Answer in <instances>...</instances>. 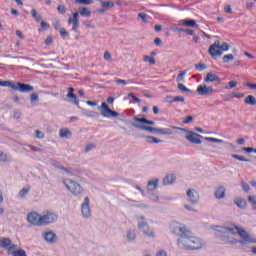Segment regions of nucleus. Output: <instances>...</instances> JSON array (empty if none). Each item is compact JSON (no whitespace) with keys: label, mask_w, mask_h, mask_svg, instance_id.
<instances>
[{"label":"nucleus","mask_w":256,"mask_h":256,"mask_svg":"<svg viewBox=\"0 0 256 256\" xmlns=\"http://www.w3.org/2000/svg\"><path fill=\"white\" fill-rule=\"evenodd\" d=\"M240 235L242 241H240L241 245H247V243H253V239H251V236L247 233V231L243 230L242 228H239L235 225L230 227H222L220 230L216 232L217 237H222L223 241L226 243H230L231 245H234V243H237V239L232 238L231 235Z\"/></svg>","instance_id":"nucleus-1"},{"label":"nucleus","mask_w":256,"mask_h":256,"mask_svg":"<svg viewBox=\"0 0 256 256\" xmlns=\"http://www.w3.org/2000/svg\"><path fill=\"white\" fill-rule=\"evenodd\" d=\"M178 246L180 249H201L203 247V242L201 239L191 235V232L188 231L185 235L178 239Z\"/></svg>","instance_id":"nucleus-2"},{"label":"nucleus","mask_w":256,"mask_h":256,"mask_svg":"<svg viewBox=\"0 0 256 256\" xmlns=\"http://www.w3.org/2000/svg\"><path fill=\"white\" fill-rule=\"evenodd\" d=\"M63 183L72 195H81V193H83V187H81V184L73 181L72 179H65L63 180Z\"/></svg>","instance_id":"nucleus-3"},{"label":"nucleus","mask_w":256,"mask_h":256,"mask_svg":"<svg viewBox=\"0 0 256 256\" xmlns=\"http://www.w3.org/2000/svg\"><path fill=\"white\" fill-rule=\"evenodd\" d=\"M55 221H57V216L55 213L44 211L40 216V227L43 225H50V223H55Z\"/></svg>","instance_id":"nucleus-4"},{"label":"nucleus","mask_w":256,"mask_h":256,"mask_svg":"<svg viewBox=\"0 0 256 256\" xmlns=\"http://www.w3.org/2000/svg\"><path fill=\"white\" fill-rule=\"evenodd\" d=\"M138 229L144 233L146 237H155V233L153 230L149 229V224L145 222V217H140V221L138 222Z\"/></svg>","instance_id":"nucleus-5"},{"label":"nucleus","mask_w":256,"mask_h":256,"mask_svg":"<svg viewBox=\"0 0 256 256\" xmlns=\"http://www.w3.org/2000/svg\"><path fill=\"white\" fill-rule=\"evenodd\" d=\"M102 117L111 118L119 117V114L109 108L107 103L103 102L101 106L98 107Z\"/></svg>","instance_id":"nucleus-6"},{"label":"nucleus","mask_w":256,"mask_h":256,"mask_svg":"<svg viewBox=\"0 0 256 256\" xmlns=\"http://www.w3.org/2000/svg\"><path fill=\"white\" fill-rule=\"evenodd\" d=\"M172 233L174 235H179V237H183V235H187L189 230L185 228V225L180 224L179 222H174L171 224Z\"/></svg>","instance_id":"nucleus-7"},{"label":"nucleus","mask_w":256,"mask_h":256,"mask_svg":"<svg viewBox=\"0 0 256 256\" xmlns=\"http://www.w3.org/2000/svg\"><path fill=\"white\" fill-rule=\"evenodd\" d=\"M12 89L14 91H20V93H31V91L34 90L33 86L20 82H14V85H12Z\"/></svg>","instance_id":"nucleus-8"},{"label":"nucleus","mask_w":256,"mask_h":256,"mask_svg":"<svg viewBox=\"0 0 256 256\" xmlns=\"http://www.w3.org/2000/svg\"><path fill=\"white\" fill-rule=\"evenodd\" d=\"M208 52L213 59H215V57H221L223 55V51H221L219 48V40H216L214 44L209 47Z\"/></svg>","instance_id":"nucleus-9"},{"label":"nucleus","mask_w":256,"mask_h":256,"mask_svg":"<svg viewBox=\"0 0 256 256\" xmlns=\"http://www.w3.org/2000/svg\"><path fill=\"white\" fill-rule=\"evenodd\" d=\"M27 221L31 225H36L37 227H41V215L37 212H31L27 216Z\"/></svg>","instance_id":"nucleus-10"},{"label":"nucleus","mask_w":256,"mask_h":256,"mask_svg":"<svg viewBox=\"0 0 256 256\" xmlns=\"http://www.w3.org/2000/svg\"><path fill=\"white\" fill-rule=\"evenodd\" d=\"M197 93L198 95L207 96L213 94V87L207 86L205 84L199 85L197 87Z\"/></svg>","instance_id":"nucleus-11"},{"label":"nucleus","mask_w":256,"mask_h":256,"mask_svg":"<svg viewBox=\"0 0 256 256\" xmlns=\"http://www.w3.org/2000/svg\"><path fill=\"white\" fill-rule=\"evenodd\" d=\"M89 197H86L84 199V202L81 205V211H82V215L83 217L89 218L91 217V208H89Z\"/></svg>","instance_id":"nucleus-12"},{"label":"nucleus","mask_w":256,"mask_h":256,"mask_svg":"<svg viewBox=\"0 0 256 256\" xmlns=\"http://www.w3.org/2000/svg\"><path fill=\"white\" fill-rule=\"evenodd\" d=\"M69 25L72 24V31H75L77 33L79 29V12H75L73 14V17L68 19Z\"/></svg>","instance_id":"nucleus-13"},{"label":"nucleus","mask_w":256,"mask_h":256,"mask_svg":"<svg viewBox=\"0 0 256 256\" xmlns=\"http://www.w3.org/2000/svg\"><path fill=\"white\" fill-rule=\"evenodd\" d=\"M186 139L190 143H194V145H201V139H203V136H201L195 132H192L189 135H186Z\"/></svg>","instance_id":"nucleus-14"},{"label":"nucleus","mask_w":256,"mask_h":256,"mask_svg":"<svg viewBox=\"0 0 256 256\" xmlns=\"http://www.w3.org/2000/svg\"><path fill=\"white\" fill-rule=\"evenodd\" d=\"M16 244H13L11 239L6 238V237H0V249H6L8 250V255H9V250L11 249L12 246Z\"/></svg>","instance_id":"nucleus-15"},{"label":"nucleus","mask_w":256,"mask_h":256,"mask_svg":"<svg viewBox=\"0 0 256 256\" xmlns=\"http://www.w3.org/2000/svg\"><path fill=\"white\" fill-rule=\"evenodd\" d=\"M187 196L189 198V202L195 205V203H199V193L195 191V189H189L187 191Z\"/></svg>","instance_id":"nucleus-16"},{"label":"nucleus","mask_w":256,"mask_h":256,"mask_svg":"<svg viewBox=\"0 0 256 256\" xmlns=\"http://www.w3.org/2000/svg\"><path fill=\"white\" fill-rule=\"evenodd\" d=\"M221 83V78L217 76V74L213 72H208L206 77L204 78V83Z\"/></svg>","instance_id":"nucleus-17"},{"label":"nucleus","mask_w":256,"mask_h":256,"mask_svg":"<svg viewBox=\"0 0 256 256\" xmlns=\"http://www.w3.org/2000/svg\"><path fill=\"white\" fill-rule=\"evenodd\" d=\"M171 129H179L175 126H171L170 128H155L154 133H159L160 135H173V131Z\"/></svg>","instance_id":"nucleus-18"},{"label":"nucleus","mask_w":256,"mask_h":256,"mask_svg":"<svg viewBox=\"0 0 256 256\" xmlns=\"http://www.w3.org/2000/svg\"><path fill=\"white\" fill-rule=\"evenodd\" d=\"M15 249H17V245L12 246L9 249V255H13V256H27V252H25V250H18L16 251Z\"/></svg>","instance_id":"nucleus-19"},{"label":"nucleus","mask_w":256,"mask_h":256,"mask_svg":"<svg viewBox=\"0 0 256 256\" xmlns=\"http://www.w3.org/2000/svg\"><path fill=\"white\" fill-rule=\"evenodd\" d=\"M44 239L48 243H56L57 242V235L53 232H47L44 234Z\"/></svg>","instance_id":"nucleus-20"},{"label":"nucleus","mask_w":256,"mask_h":256,"mask_svg":"<svg viewBox=\"0 0 256 256\" xmlns=\"http://www.w3.org/2000/svg\"><path fill=\"white\" fill-rule=\"evenodd\" d=\"M132 127H135V129H140V131H149L150 133H155L156 131L154 127L141 124H132Z\"/></svg>","instance_id":"nucleus-21"},{"label":"nucleus","mask_w":256,"mask_h":256,"mask_svg":"<svg viewBox=\"0 0 256 256\" xmlns=\"http://www.w3.org/2000/svg\"><path fill=\"white\" fill-rule=\"evenodd\" d=\"M134 121H136V123H141V125H155V121L147 120L146 118L134 117Z\"/></svg>","instance_id":"nucleus-22"},{"label":"nucleus","mask_w":256,"mask_h":256,"mask_svg":"<svg viewBox=\"0 0 256 256\" xmlns=\"http://www.w3.org/2000/svg\"><path fill=\"white\" fill-rule=\"evenodd\" d=\"M215 197H216V199H225V187L220 186V187L215 191Z\"/></svg>","instance_id":"nucleus-23"},{"label":"nucleus","mask_w":256,"mask_h":256,"mask_svg":"<svg viewBox=\"0 0 256 256\" xmlns=\"http://www.w3.org/2000/svg\"><path fill=\"white\" fill-rule=\"evenodd\" d=\"M159 187V180L155 179L148 182V191H155Z\"/></svg>","instance_id":"nucleus-24"},{"label":"nucleus","mask_w":256,"mask_h":256,"mask_svg":"<svg viewBox=\"0 0 256 256\" xmlns=\"http://www.w3.org/2000/svg\"><path fill=\"white\" fill-rule=\"evenodd\" d=\"M173 183H175V175H173V174L167 175L163 179V185H171Z\"/></svg>","instance_id":"nucleus-25"},{"label":"nucleus","mask_w":256,"mask_h":256,"mask_svg":"<svg viewBox=\"0 0 256 256\" xmlns=\"http://www.w3.org/2000/svg\"><path fill=\"white\" fill-rule=\"evenodd\" d=\"M101 6L107 11V9H111L115 7V3L113 1H100Z\"/></svg>","instance_id":"nucleus-26"},{"label":"nucleus","mask_w":256,"mask_h":256,"mask_svg":"<svg viewBox=\"0 0 256 256\" xmlns=\"http://www.w3.org/2000/svg\"><path fill=\"white\" fill-rule=\"evenodd\" d=\"M244 103H246V105L255 106V105H256L255 96H253V95H248V96L245 98Z\"/></svg>","instance_id":"nucleus-27"},{"label":"nucleus","mask_w":256,"mask_h":256,"mask_svg":"<svg viewBox=\"0 0 256 256\" xmlns=\"http://www.w3.org/2000/svg\"><path fill=\"white\" fill-rule=\"evenodd\" d=\"M67 97H68V99H73L74 105H76L78 107V109H81V106H79V100H77V95H75V93L69 92L67 94Z\"/></svg>","instance_id":"nucleus-28"},{"label":"nucleus","mask_w":256,"mask_h":256,"mask_svg":"<svg viewBox=\"0 0 256 256\" xmlns=\"http://www.w3.org/2000/svg\"><path fill=\"white\" fill-rule=\"evenodd\" d=\"M180 23L186 27H195L197 25L195 20H181Z\"/></svg>","instance_id":"nucleus-29"},{"label":"nucleus","mask_w":256,"mask_h":256,"mask_svg":"<svg viewBox=\"0 0 256 256\" xmlns=\"http://www.w3.org/2000/svg\"><path fill=\"white\" fill-rule=\"evenodd\" d=\"M79 13L84 17H91V11H89V9H87L86 7H80Z\"/></svg>","instance_id":"nucleus-30"},{"label":"nucleus","mask_w":256,"mask_h":256,"mask_svg":"<svg viewBox=\"0 0 256 256\" xmlns=\"http://www.w3.org/2000/svg\"><path fill=\"white\" fill-rule=\"evenodd\" d=\"M235 204L237 205V207H239L240 209H245V205H247V203L245 202L244 199L238 198L235 201Z\"/></svg>","instance_id":"nucleus-31"},{"label":"nucleus","mask_w":256,"mask_h":256,"mask_svg":"<svg viewBox=\"0 0 256 256\" xmlns=\"http://www.w3.org/2000/svg\"><path fill=\"white\" fill-rule=\"evenodd\" d=\"M31 15L33 17V19H35V21H37V23H39V21H41L42 17L40 14L37 13V10L32 9L31 10Z\"/></svg>","instance_id":"nucleus-32"},{"label":"nucleus","mask_w":256,"mask_h":256,"mask_svg":"<svg viewBox=\"0 0 256 256\" xmlns=\"http://www.w3.org/2000/svg\"><path fill=\"white\" fill-rule=\"evenodd\" d=\"M29 191H31V187H28V188H23L19 194H18V197L20 199H23V197H25V195H27L29 193Z\"/></svg>","instance_id":"nucleus-33"},{"label":"nucleus","mask_w":256,"mask_h":256,"mask_svg":"<svg viewBox=\"0 0 256 256\" xmlns=\"http://www.w3.org/2000/svg\"><path fill=\"white\" fill-rule=\"evenodd\" d=\"M143 61H145V63H149L150 65H155V58H153L151 56L145 55L143 57Z\"/></svg>","instance_id":"nucleus-34"},{"label":"nucleus","mask_w":256,"mask_h":256,"mask_svg":"<svg viewBox=\"0 0 256 256\" xmlns=\"http://www.w3.org/2000/svg\"><path fill=\"white\" fill-rule=\"evenodd\" d=\"M176 31H178V33H187L188 35H193L195 33L194 30L183 28H176Z\"/></svg>","instance_id":"nucleus-35"},{"label":"nucleus","mask_w":256,"mask_h":256,"mask_svg":"<svg viewBox=\"0 0 256 256\" xmlns=\"http://www.w3.org/2000/svg\"><path fill=\"white\" fill-rule=\"evenodd\" d=\"M78 5H93V0H75Z\"/></svg>","instance_id":"nucleus-36"},{"label":"nucleus","mask_w":256,"mask_h":256,"mask_svg":"<svg viewBox=\"0 0 256 256\" xmlns=\"http://www.w3.org/2000/svg\"><path fill=\"white\" fill-rule=\"evenodd\" d=\"M146 141H147V143H162L161 140H159L153 136H147Z\"/></svg>","instance_id":"nucleus-37"},{"label":"nucleus","mask_w":256,"mask_h":256,"mask_svg":"<svg viewBox=\"0 0 256 256\" xmlns=\"http://www.w3.org/2000/svg\"><path fill=\"white\" fill-rule=\"evenodd\" d=\"M60 137H71V131L69 129H61Z\"/></svg>","instance_id":"nucleus-38"},{"label":"nucleus","mask_w":256,"mask_h":256,"mask_svg":"<svg viewBox=\"0 0 256 256\" xmlns=\"http://www.w3.org/2000/svg\"><path fill=\"white\" fill-rule=\"evenodd\" d=\"M13 85H15L13 81H2L0 87H11L13 89Z\"/></svg>","instance_id":"nucleus-39"},{"label":"nucleus","mask_w":256,"mask_h":256,"mask_svg":"<svg viewBox=\"0 0 256 256\" xmlns=\"http://www.w3.org/2000/svg\"><path fill=\"white\" fill-rule=\"evenodd\" d=\"M231 157H232V159H237L238 161L249 162V159L245 158V156H239L237 154H232Z\"/></svg>","instance_id":"nucleus-40"},{"label":"nucleus","mask_w":256,"mask_h":256,"mask_svg":"<svg viewBox=\"0 0 256 256\" xmlns=\"http://www.w3.org/2000/svg\"><path fill=\"white\" fill-rule=\"evenodd\" d=\"M219 49H220V51H229V44H227V43H222L221 44V41H219Z\"/></svg>","instance_id":"nucleus-41"},{"label":"nucleus","mask_w":256,"mask_h":256,"mask_svg":"<svg viewBox=\"0 0 256 256\" xmlns=\"http://www.w3.org/2000/svg\"><path fill=\"white\" fill-rule=\"evenodd\" d=\"M235 59V56L233 54H227L223 56L224 63H229V61H233Z\"/></svg>","instance_id":"nucleus-42"},{"label":"nucleus","mask_w":256,"mask_h":256,"mask_svg":"<svg viewBox=\"0 0 256 256\" xmlns=\"http://www.w3.org/2000/svg\"><path fill=\"white\" fill-rule=\"evenodd\" d=\"M248 201L251 203L252 208L256 211V196H249Z\"/></svg>","instance_id":"nucleus-43"},{"label":"nucleus","mask_w":256,"mask_h":256,"mask_svg":"<svg viewBox=\"0 0 256 256\" xmlns=\"http://www.w3.org/2000/svg\"><path fill=\"white\" fill-rule=\"evenodd\" d=\"M83 24L85 27H87V29H95V24H93L91 20H86L83 22Z\"/></svg>","instance_id":"nucleus-44"},{"label":"nucleus","mask_w":256,"mask_h":256,"mask_svg":"<svg viewBox=\"0 0 256 256\" xmlns=\"http://www.w3.org/2000/svg\"><path fill=\"white\" fill-rule=\"evenodd\" d=\"M178 89L183 93H191V90L185 87V85H183L182 83H178Z\"/></svg>","instance_id":"nucleus-45"},{"label":"nucleus","mask_w":256,"mask_h":256,"mask_svg":"<svg viewBox=\"0 0 256 256\" xmlns=\"http://www.w3.org/2000/svg\"><path fill=\"white\" fill-rule=\"evenodd\" d=\"M205 141H209L210 143H223V140L212 137H206Z\"/></svg>","instance_id":"nucleus-46"},{"label":"nucleus","mask_w":256,"mask_h":256,"mask_svg":"<svg viewBox=\"0 0 256 256\" xmlns=\"http://www.w3.org/2000/svg\"><path fill=\"white\" fill-rule=\"evenodd\" d=\"M57 11L58 13H60L61 15H65V13H67V8H65V5H59L57 7Z\"/></svg>","instance_id":"nucleus-47"},{"label":"nucleus","mask_w":256,"mask_h":256,"mask_svg":"<svg viewBox=\"0 0 256 256\" xmlns=\"http://www.w3.org/2000/svg\"><path fill=\"white\" fill-rule=\"evenodd\" d=\"M185 75H187V71H183L182 73L178 74L176 79L177 83H181V81L185 79Z\"/></svg>","instance_id":"nucleus-48"},{"label":"nucleus","mask_w":256,"mask_h":256,"mask_svg":"<svg viewBox=\"0 0 256 256\" xmlns=\"http://www.w3.org/2000/svg\"><path fill=\"white\" fill-rule=\"evenodd\" d=\"M137 237V235L135 234V232L133 231H130L128 232L127 234V238H128V241H135V238Z\"/></svg>","instance_id":"nucleus-49"},{"label":"nucleus","mask_w":256,"mask_h":256,"mask_svg":"<svg viewBox=\"0 0 256 256\" xmlns=\"http://www.w3.org/2000/svg\"><path fill=\"white\" fill-rule=\"evenodd\" d=\"M8 161L7 154L0 150V162L5 163Z\"/></svg>","instance_id":"nucleus-50"},{"label":"nucleus","mask_w":256,"mask_h":256,"mask_svg":"<svg viewBox=\"0 0 256 256\" xmlns=\"http://www.w3.org/2000/svg\"><path fill=\"white\" fill-rule=\"evenodd\" d=\"M242 189L245 191V193H249L251 191V187H249V184H247L245 181H242Z\"/></svg>","instance_id":"nucleus-51"},{"label":"nucleus","mask_w":256,"mask_h":256,"mask_svg":"<svg viewBox=\"0 0 256 256\" xmlns=\"http://www.w3.org/2000/svg\"><path fill=\"white\" fill-rule=\"evenodd\" d=\"M195 69L197 71H205V69H207V66L205 64H196Z\"/></svg>","instance_id":"nucleus-52"},{"label":"nucleus","mask_w":256,"mask_h":256,"mask_svg":"<svg viewBox=\"0 0 256 256\" xmlns=\"http://www.w3.org/2000/svg\"><path fill=\"white\" fill-rule=\"evenodd\" d=\"M61 37H63V39H65V37H69V32H67V30H65V28L60 29L59 31Z\"/></svg>","instance_id":"nucleus-53"},{"label":"nucleus","mask_w":256,"mask_h":256,"mask_svg":"<svg viewBox=\"0 0 256 256\" xmlns=\"http://www.w3.org/2000/svg\"><path fill=\"white\" fill-rule=\"evenodd\" d=\"M178 102L184 103L185 102V97H183V96H175L174 97V103H178Z\"/></svg>","instance_id":"nucleus-54"},{"label":"nucleus","mask_w":256,"mask_h":256,"mask_svg":"<svg viewBox=\"0 0 256 256\" xmlns=\"http://www.w3.org/2000/svg\"><path fill=\"white\" fill-rule=\"evenodd\" d=\"M30 101L31 103H35V101H39V95H37L36 93L31 94Z\"/></svg>","instance_id":"nucleus-55"},{"label":"nucleus","mask_w":256,"mask_h":256,"mask_svg":"<svg viewBox=\"0 0 256 256\" xmlns=\"http://www.w3.org/2000/svg\"><path fill=\"white\" fill-rule=\"evenodd\" d=\"M138 17H139V19H142V23H147V14L139 13Z\"/></svg>","instance_id":"nucleus-56"},{"label":"nucleus","mask_w":256,"mask_h":256,"mask_svg":"<svg viewBox=\"0 0 256 256\" xmlns=\"http://www.w3.org/2000/svg\"><path fill=\"white\" fill-rule=\"evenodd\" d=\"M237 87V82L236 81H230L229 86H226L225 89H235Z\"/></svg>","instance_id":"nucleus-57"},{"label":"nucleus","mask_w":256,"mask_h":256,"mask_svg":"<svg viewBox=\"0 0 256 256\" xmlns=\"http://www.w3.org/2000/svg\"><path fill=\"white\" fill-rule=\"evenodd\" d=\"M40 25H41V28L43 29V31H47V29H49V27H50L49 24L45 21H42L40 23Z\"/></svg>","instance_id":"nucleus-58"},{"label":"nucleus","mask_w":256,"mask_h":256,"mask_svg":"<svg viewBox=\"0 0 256 256\" xmlns=\"http://www.w3.org/2000/svg\"><path fill=\"white\" fill-rule=\"evenodd\" d=\"M95 149V144H88L85 148V152L89 153V151Z\"/></svg>","instance_id":"nucleus-59"},{"label":"nucleus","mask_w":256,"mask_h":256,"mask_svg":"<svg viewBox=\"0 0 256 256\" xmlns=\"http://www.w3.org/2000/svg\"><path fill=\"white\" fill-rule=\"evenodd\" d=\"M164 101H165V103H174V97L173 96H166Z\"/></svg>","instance_id":"nucleus-60"},{"label":"nucleus","mask_w":256,"mask_h":256,"mask_svg":"<svg viewBox=\"0 0 256 256\" xmlns=\"http://www.w3.org/2000/svg\"><path fill=\"white\" fill-rule=\"evenodd\" d=\"M36 137L37 139H43V137H45V134H43V132L36 130Z\"/></svg>","instance_id":"nucleus-61"},{"label":"nucleus","mask_w":256,"mask_h":256,"mask_svg":"<svg viewBox=\"0 0 256 256\" xmlns=\"http://www.w3.org/2000/svg\"><path fill=\"white\" fill-rule=\"evenodd\" d=\"M115 83L117 85H127V82L123 79H117V80H115Z\"/></svg>","instance_id":"nucleus-62"},{"label":"nucleus","mask_w":256,"mask_h":256,"mask_svg":"<svg viewBox=\"0 0 256 256\" xmlns=\"http://www.w3.org/2000/svg\"><path fill=\"white\" fill-rule=\"evenodd\" d=\"M104 59H105V61H111V53L106 51L104 53Z\"/></svg>","instance_id":"nucleus-63"},{"label":"nucleus","mask_w":256,"mask_h":256,"mask_svg":"<svg viewBox=\"0 0 256 256\" xmlns=\"http://www.w3.org/2000/svg\"><path fill=\"white\" fill-rule=\"evenodd\" d=\"M156 256H167V252L165 250H160L156 253Z\"/></svg>","instance_id":"nucleus-64"}]
</instances>
